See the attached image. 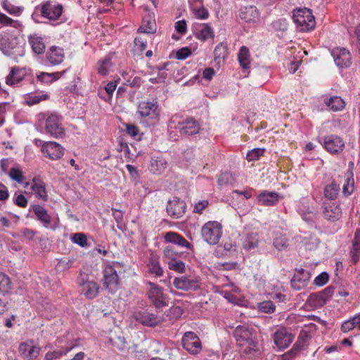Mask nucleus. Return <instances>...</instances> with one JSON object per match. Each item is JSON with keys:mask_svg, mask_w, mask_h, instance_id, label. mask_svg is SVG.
Masks as SVG:
<instances>
[{"mask_svg": "<svg viewBox=\"0 0 360 360\" xmlns=\"http://www.w3.org/2000/svg\"><path fill=\"white\" fill-rule=\"evenodd\" d=\"M122 267V265L117 262H106L102 265V278L101 282L103 287L109 292H115L120 286V280L117 269Z\"/></svg>", "mask_w": 360, "mask_h": 360, "instance_id": "nucleus-1", "label": "nucleus"}, {"mask_svg": "<svg viewBox=\"0 0 360 360\" xmlns=\"http://www.w3.org/2000/svg\"><path fill=\"white\" fill-rule=\"evenodd\" d=\"M233 336L243 354H251L258 351L257 342L248 327L238 326L233 332Z\"/></svg>", "mask_w": 360, "mask_h": 360, "instance_id": "nucleus-2", "label": "nucleus"}, {"mask_svg": "<svg viewBox=\"0 0 360 360\" xmlns=\"http://www.w3.org/2000/svg\"><path fill=\"white\" fill-rule=\"evenodd\" d=\"M167 128L171 137L174 130H179L183 135L191 136L199 133L200 125L192 117L181 120L178 116H173L168 122Z\"/></svg>", "mask_w": 360, "mask_h": 360, "instance_id": "nucleus-3", "label": "nucleus"}, {"mask_svg": "<svg viewBox=\"0 0 360 360\" xmlns=\"http://www.w3.org/2000/svg\"><path fill=\"white\" fill-rule=\"evenodd\" d=\"M40 119L44 120V128L45 133L54 139H63L65 136V129L63 125V120L56 113H42Z\"/></svg>", "mask_w": 360, "mask_h": 360, "instance_id": "nucleus-4", "label": "nucleus"}, {"mask_svg": "<svg viewBox=\"0 0 360 360\" xmlns=\"http://www.w3.org/2000/svg\"><path fill=\"white\" fill-rule=\"evenodd\" d=\"M136 113L143 121L154 124L159 120L160 109L157 101H143L139 104Z\"/></svg>", "mask_w": 360, "mask_h": 360, "instance_id": "nucleus-5", "label": "nucleus"}, {"mask_svg": "<svg viewBox=\"0 0 360 360\" xmlns=\"http://www.w3.org/2000/svg\"><path fill=\"white\" fill-rule=\"evenodd\" d=\"M292 19L301 32H308L315 27L316 22L311 11L307 8L294 10Z\"/></svg>", "mask_w": 360, "mask_h": 360, "instance_id": "nucleus-6", "label": "nucleus"}, {"mask_svg": "<svg viewBox=\"0 0 360 360\" xmlns=\"http://www.w3.org/2000/svg\"><path fill=\"white\" fill-rule=\"evenodd\" d=\"M0 49L4 55H6L14 60L24 55V48L21 46L16 37L8 36L0 37Z\"/></svg>", "mask_w": 360, "mask_h": 360, "instance_id": "nucleus-7", "label": "nucleus"}, {"mask_svg": "<svg viewBox=\"0 0 360 360\" xmlns=\"http://www.w3.org/2000/svg\"><path fill=\"white\" fill-rule=\"evenodd\" d=\"M201 236L208 244L216 245L222 236V225L217 221H209L202 226Z\"/></svg>", "mask_w": 360, "mask_h": 360, "instance_id": "nucleus-8", "label": "nucleus"}, {"mask_svg": "<svg viewBox=\"0 0 360 360\" xmlns=\"http://www.w3.org/2000/svg\"><path fill=\"white\" fill-rule=\"evenodd\" d=\"M334 290L333 287L328 286L321 291L311 293L306 301V304L313 309L323 307L332 297Z\"/></svg>", "mask_w": 360, "mask_h": 360, "instance_id": "nucleus-9", "label": "nucleus"}, {"mask_svg": "<svg viewBox=\"0 0 360 360\" xmlns=\"http://www.w3.org/2000/svg\"><path fill=\"white\" fill-rule=\"evenodd\" d=\"M149 286L148 297L150 301L156 308H162L167 305V296L164 293V289L157 283L150 281L147 282Z\"/></svg>", "mask_w": 360, "mask_h": 360, "instance_id": "nucleus-10", "label": "nucleus"}, {"mask_svg": "<svg viewBox=\"0 0 360 360\" xmlns=\"http://www.w3.org/2000/svg\"><path fill=\"white\" fill-rule=\"evenodd\" d=\"M77 284L82 294L86 298L91 300L98 295L100 288L98 283L95 281H89L86 274H80L77 278Z\"/></svg>", "mask_w": 360, "mask_h": 360, "instance_id": "nucleus-11", "label": "nucleus"}, {"mask_svg": "<svg viewBox=\"0 0 360 360\" xmlns=\"http://www.w3.org/2000/svg\"><path fill=\"white\" fill-rule=\"evenodd\" d=\"M63 7L56 1H47L42 4L40 12L42 17L50 20H56L62 15Z\"/></svg>", "mask_w": 360, "mask_h": 360, "instance_id": "nucleus-12", "label": "nucleus"}, {"mask_svg": "<svg viewBox=\"0 0 360 360\" xmlns=\"http://www.w3.org/2000/svg\"><path fill=\"white\" fill-rule=\"evenodd\" d=\"M323 147L331 154H338L342 151L345 147V141L340 136L330 134L325 136L320 141Z\"/></svg>", "mask_w": 360, "mask_h": 360, "instance_id": "nucleus-13", "label": "nucleus"}, {"mask_svg": "<svg viewBox=\"0 0 360 360\" xmlns=\"http://www.w3.org/2000/svg\"><path fill=\"white\" fill-rule=\"evenodd\" d=\"M294 338L295 335L284 327L276 330L272 336L274 345L281 350L288 347L292 342Z\"/></svg>", "mask_w": 360, "mask_h": 360, "instance_id": "nucleus-14", "label": "nucleus"}, {"mask_svg": "<svg viewBox=\"0 0 360 360\" xmlns=\"http://www.w3.org/2000/svg\"><path fill=\"white\" fill-rule=\"evenodd\" d=\"M64 148L55 141H46L41 146V151L44 155L52 160L60 159L64 155Z\"/></svg>", "mask_w": 360, "mask_h": 360, "instance_id": "nucleus-15", "label": "nucleus"}, {"mask_svg": "<svg viewBox=\"0 0 360 360\" xmlns=\"http://www.w3.org/2000/svg\"><path fill=\"white\" fill-rule=\"evenodd\" d=\"M18 351L22 359L33 360L39 356L41 347L35 345L33 340H27L19 345Z\"/></svg>", "mask_w": 360, "mask_h": 360, "instance_id": "nucleus-16", "label": "nucleus"}, {"mask_svg": "<svg viewBox=\"0 0 360 360\" xmlns=\"http://www.w3.org/2000/svg\"><path fill=\"white\" fill-rule=\"evenodd\" d=\"M167 212L172 218L179 219L183 217L186 212V204L184 200L177 197H174L167 202Z\"/></svg>", "mask_w": 360, "mask_h": 360, "instance_id": "nucleus-17", "label": "nucleus"}, {"mask_svg": "<svg viewBox=\"0 0 360 360\" xmlns=\"http://www.w3.org/2000/svg\"><path fill=\"white\" fill-rule=\"evenodd\" d=\"M331 55L336 65L340 68H347L352 64L350 52L345 48H334L331 51Z\"/></svg>", "mask_w": 360, "mask_h": 360, "instance_id": "nucleus-18", "label": "nucleus"}, {"mask_svg": "<svg viewBox=\"0 0 360 360\" xmlns=\"http://www.w3.org/2000/svg\"><path fill=\"white\" fill-rule=\"evenodd\" d=\"M184 348L193 354H198L202 349L201 342L193 332H186L182 338Z\"/></svg>", "mask_w": 360, "mask_h": 360, "instance_id": "nucleus-19", "label": "nucleus"}, {"mask_svg": "<svg viewBox=\"0 0 360 360\" xmlns=\"http://www.w3.org/2000/svg\"><path fill=\"white\" fill-rule=\"evenodd\" d=\"M173 285L178 290H196L200 288L199 281L191 276H181L174 279Z\"/></svg>", "mask_w": 360, "mask_h": 360, "instance_id": "nucleus-20", "label": "nucleus"}, {"mask_svg": "<svg viewBox=\"0 0 360 360\" xmlns=\"http://www.w3.org/2000/svg\"><path fill=\"white\" fill-rule=\"evenodd\" d=\"M310 273L302 269H296L295 273L290 281L291 287L296 290H300L305 288L310 280Z\"/></svg>", "mask_w": 360, "mask_h": 360, "instance_id": "nucleus-21", "label": "nucleus"}, {"mask_svg": "<svg viewBox=\"0 0 360 360\" xmlns=\"http://www.w3.org/2000/svg\"><path fill=\"white\" fill-rule=\"evenodd\" d=\"M145 11L146 13L143 16L141 25L139 27L138 32L139 33L153 34L156 32L155 14L153 12L148 11L146 7Z\"/></svg>", "mask_w": 360, "mask_h": 360, "instance_id": "nucleus-22", "label": "nucleus"}, {"mask_svg": "<svg viewBox=\"0 0 360 360\" xmlns=\"http://www.w3.org/2000/svg\"><path fill=\"white\" fill-rule=\"evenodd\" d=\"M46 61L51 65H58L65 59L64 49L60 46H52L46 53Z\"/></svg>", "mask_w": 360, "mask_h": 360, "instance_id": "nucleus-23", "label": "nucleus"}, {"mask_svg": "<svg viewBox=\"0 0 360 360\" xmlns=\"http://www.w3.org/2000/svg\"><path fill=\"white\" fill-rule=\"evenodd\" d=\"M132 316L136 321L147 326H155L159 323L158 317L147 311H136Z\"/></svg>", "mask_w": 360, "mask_h": 360, "instance_id": "nucleus-24", "label": "nucleus"}, {"mask_svg": "<svg viewBox=\"0 0 360 360\" xmlns=\"http://www.w3.org/2000/svg\"><path fill=\"white\" fill-rule=\"evenodd\" d=\"M323 217L330 221L338 220L342 216V210L340 205L334 202H324Z\"/></svg>", "mask_w": 360, "mask_h": 360, "instance_id": "nucleus-25", "label": "nucleus"}, {"mask_svg": "<svg viewBox=\"0 0 360 360\" xmlns=\"http://www.w3.org/2000/svg\"><path fill=\"white\" fill-rule=\"evenodd\" d=\"M193 34L195 37L201 41H205L210 38L214 37L212 28L206 23H201L193 27Z\"/></svg>", "mask_w": 360, "mask_h": 360, "instance_id": "nucleus-26", "label": "nucleus"}, {"mask_svg": "<svg viewBox=\"0 0 360 360\" xmlns=\"http://www.w3.org/2000/svg\"><path fill=\"white\" fill-rule=\"evenodd\" d=\"M279 200V194L274 191H264L257 196L258 203L263 206H274Z\"/></svg>", "mask_w": 360, "mask_h": 360, "instance_id": "nucleus-27", "label": "nucleus"}, {"mask_svg": "<svg viewBox=\"0 0 360 360\" xmlns=\"http://www.w3.org/2000/svg\"><path fill=\"white\" fill-rule=\"evenodd\" d=\"M168 167L167 160L161 156H153L151 158L148 169L154 174H161Z\"/></svg>", "mask_w": 360, "mask_h": 360, "instance_id": "nucleus-28", "label": "nucleus"}, {"mask_svg": "<svg viewBox=\"0 0 360 360\" xmlns=\"http://www.w3.org/2000/svg\"><path fill=\"white\" fill-rule=\"evenodd\" d=\"M28 43L32 51L37 55L43 54L46 50L44 38L37 34H30L27 37Z\"/></svg>", "mask_w": 360, "mask_h": 360, "instance_id": "nucleus-29", "label": "nucleus"}, {"mask_svg": "<svg viewBox=\"0 0 360 360\" xmlns=\"http://www.w3.org/2000/svg\"><path fill=\"white\" fill-rule=\"evenodd\" d=\"M165 240L166 242L176 244L180 247L186 248L191 250L193 249V245L181 235L176 232L169 231L166 233Z\"/></svg>", "mask_w": 360, "mask_h": 360, "instance_id": "nucleus-30", "label": "nucleus"}, {"mask_svg": "<svg viewBox=\"0 0 360 360\" xmlns=\"http://www.w3.org/2000/svg\"><path fill=\"white\" fill-rule=\"evenodd\" d=\"M112 346L115 347L120 351H125L129 348L128 342L122 331H114L111 333L109 339Z\"/></svg>", "mask_w": 360, "mask_h": 360, "instance_id": "nucleus-31", "label": "nucleus"}, {"mask_svg": "<svg viewBox=\"0 0 360 360\" xmlns=\"http://www.w3.org/2000/svg\"><path fill=\"white\" fill-rule=\"evenodd\" d=\"M31 188L37 198L41 199L43 201H46L48 200L46 184L43 181L37 178H34Z\"/></svg>", "mask_w": 360, "mask_h": 360, "instance_id": "nucleus-32", "label": "nucleus"}, {"mask_svg": "<svg viewBox=\"0 0 360 360\" xmlns=\"http://www.w3.org/2000/svg\"><path fill=\"white\" fill-rule=\"evenodd\" d=\"M33 212L37 219L40 221L45 228H50L51 217L48 214L46 210L41 205H34L32 206Z\"/></svg>", "mask_w": 360, "mask_h": 360, "instance_id": "nucleus-33", "label": "nucleus"}, {"mask_svg": "<svg viewBox=\"0 0 360 360\" xmlns=\"http://www.w3.org/2000/svg\"><path fill=\"white\" fill-rule=\"evenodd\" d=\"M240 18L247 22H255L259 18V12L255 6H248L241 8Z\"/></svg>", "mask_w": 360, "mask_h": 360, "instance_id": "nucleus-34", "label": "nucleus"}, {"mask_svg": "<svg viewBox=\"0 0 360 360\" xmlns=\"http://www.w3.org/2000/svg\"><path fill=\"white\" fill-rule=\"evenodd\" d=\"M238 60L240 66L243 70H248L250 68L251 56L249 49L245 46H242L238 53Z\"/></svg>", "mask_w": 360, "mask_h": 360, "instance_id": "nucleus-35", "label": "nucleus"}, {"mask_svg": "<svg viewBox=\"0 0 360 360\" xmlns=\"http://www.w3.org/2000/svg\"><path fill=\"white\" fill-rule=\"evenodd\" d=\"M147 266L149 274L154 275L155 277L163 276L164 269L160 264L159 257L157 256L153 255L149 258Z\"/></svg>", "mask_w": 360, "mask_h": 360, "instance_id": "nucleus-36", "label": "nucleus"}, {"mask_svg": "<svg viewBox=\"0 0 360 360\" xmlns=\"http://www.w3.org/2000/svg\"><path fill=\"white\" fill-rule=\"evenodd\" d=\"M350 257L354 264H356L360 259V229H356L352 240V248L350 250Z\"/></svg>", "mask_w": 360, "mask_h": 360, "instance_id": "nucleus-37", "label": "nucleus"}, {"mask_svg": "<svg viewBox=\"0 0 360 360\" xmlns=\"http://www.w3.org/2000/svg\"><path fill=\"white\" fill-rule=\"evenodd\" d=\"M228 57V48L226 44L219 43L214 50V60L220 65Z\"/></svg>", "mask_w": 360, "mask_h": 360, "instance_id": "nucleus-38", "label": "nucleus"}, {"mask_svg": "<svg viewBox=\"0 0 360 360\" xmlns=\"http://www.w3.org/2000/svg\"><path fill=\"white\" fill-rule=\"evenodd\" d=\"M324 103L333 111L337 112L343 110L345 103L341 97L334 96L324 99Z\"/></svg>", "mask_w": 360, "mask_h": 360, "instance_id": "nucleus-39", "label": "nucleus"}, {"mask_svg": "<svg viewBox=\"0 0 360 360\" xmlns=\"http://www.w3.org/2000/svg\"><path fill=\"white\" fill-rule=\"evenodd\" d=\"M24 74L18 67L11 68L10 73L6 77V83L8 85H15L23 79Z\"/></svg>", "mask_w": 360, "mask_h": 360, "instance_id": "nucleus-40", "label": "nucleus"}, {"mask_svg": "<svg viewBox=\"0 0 360 360\" xmlns=\"http://www.w3.org/2000/svg\"><path fill=\"white\" fill-rule=\"evenodd\" d=\"M241 240L243 248L246 250H250L257 247L259 236L257 233H250L245 236Z\"/></svg>", "mask_w": 360, "mask_h": 360, "instance_id": "nucleus-41", "label": "nucleus"}, {"mask_svg": "<svg viewBox=\"0 0 360 360\" xmlns=\"http://www.w3.org/2000/svg\"><path fill=\"white\" fill-rule=\"evenodd\" d=\"M12 290V282L6 274L0 272V294L8 295Z\"/></svg>", "mask_w": 360, "mask_h": 360, "instance_id": "nucleus-42", "label": "nucleus"}, {"mask_svg": "<svg viewBox=\"0 0 360 360\" xmlns=\"http://www.w3.org/2000/svg\"><path fill=\"white\" fill-rule=\"evenodd\" d=\"M340 185L334 181L326 185L324 188V196L329 200H335L340 191Z\"/></svg>", "mask_w": 360, "mask_h": 360, "instance_id": "nucleus-43", "label": "nucleus"}, {"mask_svg": "<svg viewBox=\"0 0 360 360\" xmlns=\"http://www.w3.org/2000/svg\"><path fill=\"white\" fill-rule=\"evenodd\" d=\"M2 8L11 15L19 16L24 11L22 6H18L13 4L8 0H4L1 1Z\"/></svg>", "mask_w": 360, "mask_h": 360, "instance_id": "nucleus-44", "label": "nucleus"}, {"mask_svg": "<svg viewBox=\"0 0 360 360\" xmlns=\"http://www.w3.org/2000/svg\"><path fill=\"white\" fill-rule=\"evenodd\" d=\"M0 24L2 26H11L15 29L20 30L22 27V24L19 20H15L7 16L6 14L0 12Z\"/></svg>", "mask_w": 360, "mask_h": 360, "instance_id": "nucleus-45", "label": "nucleus"}, {"mask_svg": "<svg viewBox=\"0 0 360 360\" xmlns=\"http://www.w3.org/2000/svg\"><path fill=\"white\" fill-rule=\"evenodd\" d=\"M352 177V172L348 174L342 186V193L345 196L351 195L354 191V179Z\"/></svg>", "mask_w": 360, "mask_h": 360, "instance_id": "nucleus-46", "label": "nucleus"}, {"mask_svg": "<svg viewBox=\"0 0 360 360\" xmlns=\"http://www.w3.org/2000/svg\"><path fill=\"white\" fill-rule=\"evenodd\" d=\"M167 264L170 270L179 274H182L185 271V264L178 259H172L171 261H168Z\"/></svg>", "mask_w": 360, "mask_h": 360, "instance_id": "nucleus-47", "label": "nucleus"}, {"mask_svg": "<svg viewBox=\"0 0 360 360\" xmlns=\"http://www.w3.org/2000/svg\"><path fill=\"white\" fill-rule=\"evenodd\" d=\"M264 148H254L248 152L246 155V159L248 162L258 160L261 157L264 156Z\"/></svg>", "mask_w": 360, "mask_h": 360, "instance_id": "nucleus-48", "label": "nucleus"}, {"mask_svg": "<svg viewBox=\"0 0 360 360\" xmlns=\"http://www.w3.org/2000/svg\"><path fill=\"white\" fill-rule=\"evenodd\" d=\"M258 309L263 313L271 314L275 311L276 306L272 301H264L258 304Z\"/></svg>", "mask_w": 360, "mask_h": 360, "instance_id": "nucleus-49", "label": "nucleus"}, {"mask_svg": "<svg viewBox=\"0 0 360 360\" xmlns=\"http://www.w3.org/2000/svg\"><path fill=\"white\" fill-rule=\"evenodd\" d=\"M273 245L278 250H283L288 246V239L285 235H281L274 239Z\"/></svg>", "mask_w": 360, "mask_h": 360, "instance_id": "nucleus-50", "label": "nucleus"}, {"mask_svg": "<svg viewBox=\"0 0 360 360\" xmlns=\"http://www.w3.org/2000/svg\"><path fill=\"white\" fill-rule=\"evenodd\" d=\"M70 350L71 348H66L64 350H55L53 352H49L45 354L44 358L46 360H56L65 355Z\"/></svg>", "mask_w": 360, "mask_h": 360, "instance_id": "nucleus-51", "label": "nucleus"}, {"mask_svg": "<svg viewBox=\"0 0 360 360\" xmlns=\"http://www.w3.org/2000/svg\"><path fill=\"white\" fill-rule=\"evenodd\" d=\"M9 176L11 177V179H12L13 180L15 181L16 182H18L19 184H22L24 181L22 171L18 167H12L10 169Z\"/></svg>", "mask_w": 360, "mask_h": 360, "instance_id": "nucleus-52", "label": "nucleus"}, {"mask_svg": "<svg viewBox=\"0 0 360 360\" xmlns=\"http://www.w3.org/2000/svg\"><path fill=\"white\" fill-rule=\"evenodd\" d=\"M111 65L110 59L105 58L98 62V72L100 75H106Z\"/></svg>", "mask_w": 360, "mask_h": 360, "instance_id": "nucleus-53", "label": "nucleus"}, {"mask_svg": "<svg viewBox=\"0 0 360 360\" xmlns=\"http://www.w3.org/2000/svg\"><path fill=\"white\" fill-rule=\"evenodd\" d=\"M72 240L81 247L87 245L86 236L82 233H75L72 237Z\"/></svg>", "mask_w": 360, "mask_h": 360, "instance_id": "nucleus-54", "label": "nucleus"}, {"mask_svg": "<svg viewBox=\"0 0 360 360\" xmlns=\"http://www.w3.org/2000/svg\"><path fill=\"white\" fill-rule=\"evenodd\" d=\"M193 13L196 18L200 19V20H206L210 16L208 10L206 8H205L204 6L194 8Z\"/></svg>", "mask_w": 360, "mask_h": 360, "instance_id": "nucleus-55", "label": "nucleus"}, {"mask_svg": "<svg viewBox=\"0 0 360 360\" xmlns=\"http://www.w3.org/2000/svg\"><path fill=\"white\" fill-rule=\"evenodd\" d=\"M73 264V260L68 257H63L60 259L56 265L57 268L60 270H67L70 269Z\"/></svg>", "mask_w": 360, "mask_h": 360, "instance_id": "nucleus-56", "label": "nucleus"}, {"mask_svg": "<svg viewBox=\"0 0 360 360\" xmlns=\"http://www.w3.org/2000/svg\"><path fill=\"white\" fill-rule=\"evenodd\" d=\"M163 253L165 257H167L169 261H171L172 259H178L179 253L175 251L172 246L168 245L165 247L163 250Z\"/></svg>", "mask_w": 360, "mask_h": 360, "instance_id": "nucleus-57", "label": "nucleus"}, {"mask_svg": "<svg viewBox=\"0 0 360 360\" xmlns=\"http://www.w3.org/2000/svg\"><path fill=\"white\" fill-rule=\"evenodd\" d=\"M134 46L136 50L143 52L147 47V40L142 37H136L134 39Z\"/></svg>", "mask_w": 360, "mask_h": 360, "instance_id": "nucleus-58", "label": "nucleus"}, {"mask_svg": "<svg viewBox=\"0 0 360 360\" xmlns=\"http://www.w3.org/2000/svg\"><path fill=\"white\" fill-rule=\"evenodd\" d=\"M207 200H201L196 202L193 207V212L197 214H202L203 210H205L209 205Z\"/></svg>", "mask_w": 360, "mask_h": 360, "instance_id": "nucleus-59", "label": "nucleus"}, {"mask_svg": "<svg viewBox=\"0 0 360 360\" xmlns=\"http://www.w3.org/2000/svg\"><path fill=\"white\" fill-rule=\"evenodd\" d=\"M37 79L41 83L49 84L53 82L51 73L41 72L37 75Z\"/></svg>", "mask_w": 360, "mask_h": 360, "instance_id": "nucleus-60", "label": "nucleus"}, {"mask_svg": "<svg viewBox=\"0 0 360 360\" xmlns=\"http://www.w3.org/2000/svg\"><path fill=\"white\" fill-rule=\"evenodd\" d=\"M328 274L326 272H322L315 278L314 283L317 286H323L328 281Z\"/></svg>", "mask_w": 360, "mask_h": 360, "instance_id": "nucleus-61", "label": "nucleus"}, {"mask_svg": "<svg viewBox=\"0 0 360 360\" xmlns=\"http://www.w3.org/2000/svg\"><path fill=\"white\" fill-rule=\"evenodd\" d=\"M117 87V84L114 82H108L105 86V91L108 94V97L104 98L106 101H110L112 98V94Z\"/></svg>", "mask_w": 360, "mask_h": 360, "instance_id": "nucleus-62", "label": "nucleus"}, {"mask_svg": "<svg viewBox=\"0 0 360 360\" xmlns=\"http://www.w3.org/2000/svg\"><path fill=\"white\" fill-rule=\"evenodd\" d=\"M174 27L176 31L181 34H185L187 32V25L185 20L176 22Z\"/></svg>", "mask_w": 360, "mask_h": 360, "instance_id": "nucleus-63", "label": "nucleus"}, {"mask_svg": "<svg viewBox=\"0 0 360 360\" xmlns=\"http://www.w3.org/2000/svg\"><path fill=\"white\" fill-rule=\"evenodd\" d=\"M300 353L293 346L288 352L281 356L282 360H293Z\"/></svg>", "mask_w": 360, "mask_h": 360, "instance_id": "nucleus-64", "label": "nucleus"}]
</instances>
